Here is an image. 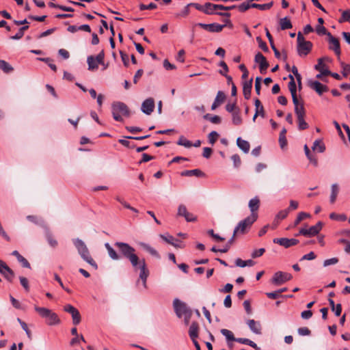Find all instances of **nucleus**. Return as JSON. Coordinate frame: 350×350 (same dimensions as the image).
<instances>
[{"label":"nucleus","mask_w":350,"mask_h":350,"mask_svg":"<svg viewBox=\"0 0 350 350\" xmlns=\"http://www.w3.org/2000/svg\"><path fill=\"white\" fill-rule=\"evenodd\" d=\"M114 245L119 250L120 255L115 251L109 243L105 244L109 257L113 260L120 259L121 256L128 259L135 271L137 269H139V279L142 282L144 288H147L146 282L149 275V271L145 260L144 258L140 259L135 254V248L126 243L118 241L114 243Z\"/></svg>","instance_id":"1"},{"label":"nucleus","mask_w":350,"mask_h":350,"mask_svg":"<svg viewBox=\"0 0 350 350\" xmlns=\"http://www.w3.org/2000/svg\"><path fill=\"white\" fill-rule=\"evenodd\" d=\"M72 243L76 247L81 258L94 268H97V264L90 254L89 250L83 241L77 238L72 239Z\"/></svg>","instance_id":"2"},{"label":"nucleus","mask_w":350,"mask_h":350,"mask_svg":"<svg viewBox=\"0 0 350 350\" xmlns=\"http://www.w3.org/2000/svg\"><path fill=\"white\" fill-rule=\"evenodd\" d=\"M34 309L41 317L44 318L46 319V323L48 325H53L59 323V319L57 315L51 310H49L44 307H39L37 306L34 307Z\"/></svg>","instance_id":"3"},{"label":"nucleus","mask_w":350,"mask_h":350,"mask_svg":"<svg viewBox=\"0 0 350 350\" xmlns=\"http://www.w3.org/2000/svg\"><path fill=\"white\" fill-rule=\"evenodd\" d=\"M112 115L115 120L121 122L123 120L122 116L129 117L130 116V111L124 103L116 102L112 105Z\"/></svg>","instance_id":"4"},{"label":"nucleus","mask_w":350,"mask_h":350,"mask_svg":"<svg viewBox=\"0 0 350 350\" xmlns=\"http://www.w3.org/2000/svg\"><path fill=\"white\" fill-rule=\"evenodd\" d=\"M257 218L258 214H253L240 221L234 230V235L237 233H245L256 221Z\"/></svg>","instance_id":"5"},{"label":"nucleus","mask_w":350,"mask_h":350,"mask_svg":"<svg viewBox=\"0 0 350 350\" xmlns=\"http://www.w3.org/2000/svg\"><path fill=\"white\" fill-rule=\"evenodd\" d=\"M312 46L310 41L305 40L301 32L297 33V52L299 56L306 55Z\"/></svg>","instance_id":"6"},{"label":"nucleus","mask_w":350,"mask_h":350,"mask_svg":"<svg viewBox=\"0 0 350 350\" xmlns=\"http://www.w3.org/2000/svg\"><path fill=\"white\" fill-rule=\"evenodd\" d=\"M323 223L319 221L316 225L310 226L309 228H302L299 230L297 235H303L306 237H312L317 235L321 230Z\"/></svg>","instance_id":"7"},{"label":"nucleus","mask_w":350,"mask_h":350,"mask_svg":"<svg viewBox=\"0 0 350 350\" xmlns=\"http://www.w3.org/2000/svg\"><path fill=\"white\" fill-rule=\"evenodd\" d=\"M173 306L176 314L178 318H181L185 314L192 312L185 302L181 301L178 299H175L174 300Z\"/></svg>","instance_id":"8"},{"label":"nucleus","mask_w":350,"mask_h":350,"mask_svg":"<svg viewBox=\"0 0 350 350\" xmlns=\"http://www.w3.org/2000/svg\"><path fill=\"white\" fill-rule=\"evenodd\" d=\"M291 278L292 275L291 273L282 271H277L274 273L271 281L272 283L276 285H280L291 280Z\"/></svg>","instance_id":"9"},{"label":"nucleus","mask_w":350,"mask_h":350,"mask_svg":"<svg viewBox=\"0 0 350 350\" xmlns=\"http://www.w3.org/2000/svg\"><path fill=\"white\" fill-rule=\"evenodd\" d=\"M64 311L71 314L72 318V323L75 325H78L81 321V315L77 308L70 304L64 306Z\"/></svg>","instance_id":"10"},{"label":"nucleus","mask_w":350,"mask_h":350,"mask_svg":"<svg viewBox=\"0 0 350 350\" xmlns=\"http://www.w3.org/2000/svg\"><path fill=\"white\" fill-rule=\"evenodd\" d=\"M177 215L185 217V220L188 222L195 221L196 220V217L193 214L188 212L184 204L179 205Z\"/></svg>","instance_id":"11"},{"label":"nucleus","mask_w":350,"mask_h":350,"mask_svg":"<svg viewBox=\"0 0 350 350\" xmlns=\"http://www.w3.org/2000/svg\"><path fill=\"white\" fill-rule=\"evenodd\" d=\"M274 243L279 244L285 248H288L291 246L295 245L299 243V240L296 239H288V238H275L273 240Z\"/></svg>","instance_id":"12"},{"label":"nucleus","mask_w":350,"mask_h":350,"mask_svg":"<svg viewBox=\"0 0 350 350\" xmlns=\"http://www.w3.org/2000/svg\"><path fill=\"white\" fill-rule=\"evenodd\" d=\"M154 109V100L152 98L146 99L142 104L141 110L146 114L150 115Z\"/></svg>","instance_id":"13"},{"label":"nucleus","mask_w":350,"mask_h":350,"mask_svg":"<svg viewBox=\"0 0 350 350\" xmlns=\"http://www.w3.org/2000/svg\"><path fill=\"white\" fill-rule=\"evenodd\" d=\"M0 273L10 282H12L14 273L13 271L1 260H0Z\"/></svg>","instance_id":"14"},{"label":"nucleus","mask_w":350,"mask_h":350,"mask_svg":"<svg viewBox=\"0 0 350 350\" xmlns=\"http://www.w3.org/2000/svg\"><path fill=\"white\" fill-rule=\"evenodd\" d=\"M256 63L259 64V69L261 73H265L269 67V63L266 58L260 53H258L255 55L254 59Z\"/></svg>","instance_id":"15"},{"label":"nucleus","mask_w":350,"mask_h":350,"mask_svg":"<svg viewBox=\"0 0 350 350\" xmlns=\"http://www.w3.org/2000/svg\"><path fill=\"white\" fill-rule=\"evenodd\" d=\"M308 85L311 89L315 90L319 95H321L323 92L328 90L326 85L321 83L318 81H309Z\"/></svg>","instance_id":"16"},{"label":"nucleus","mask_w":350,"mask_h":350,"mask_svg":"<svg viewBox=\"0 0 350 350\" xmlns=\"http://www.w3.org/2000/svg\"><path fill=\"white\" fill-rule=\"evenodd\" d=\"M329 43L330 44L329 49L333 50L336 54H340V43L338 40L334 37L331 33H327Z\"/></svg>","instance_id":"17"},{"label":"nucleus","mask_w":350,"mask_h":350,"mask_svg":"<svg viewBox=\"0 0 350 350\" xmlns=\"http://www.w3.org/2000/svg\"><path fill=\"white\" fill-rule=\"evenodd\" d=\"M161 238L167 243L171 244L175 247L181 248L183 247L182 243L178 239H175L173 236L170 234H161Z\"/></svg>","instance_id":"18"},{"label":"nucleus","mask_w":350,"mask_h":350,"mask_svg":"<svg viewBox=\"0 0 350 350\" xmlns=\"http://www.w3.org/2000/svg\"><path fill=\"white\" fill-rule=\"evenodd\" d=\"M247 324L253 333L256 334H261V325L259 322L250 319L247 321Z\"/></svg>","instance_id":"19"},{"label":"nucleus","mask_w":350,"mask_h":350,"mask_svg":"<svg viewBox=\"0 0 350 350\" xmlns=\"http://www.w3.org/2000/svg\"><path fill=\"white\" fill-rule=\"evenodd\" d=\"M139 245L142 248L144 249V250H146V252H148L150 254H151L152 256L159 259L161 258L159 252L154 249L152 247H151L149 244H147L146 243H144V242H140L139 243Z\"/></svg>","instance_id":"20"},{"label":"nucleus","mask_w":350,"mask_h":350,"mask_svg":"<svg viewBox=\"0 0 350 350\" xmlns=\"http://www.w3.org/2000/svg\"><path fill=\"white\" fill-rule=\"evenodd\" d=\"M259 205H260V200L258 197H254V198H252L250 200L248 206H249L250 210L251 211L250 215L258 214L256 211L259 208Z\"/></svg>","instance_id":"21"},{"label":"nucleus","mask_w":350,"mask_h":350,"mask_svg":"<svg viewBox=\"0 0 350 350\" xmlns=\"http://www.w3.org/2000/svg\"><path fill=\"white\" fill-rule=\"evenodd\" d=\"M199 326L197 322H193L189 329V336L191 340L197 339L198 337Z\"/></svg>","instance_id":"22"},{"label":"nucleus","mask_w":350,"mask_h":350,"mask_svg":"<svg viewBox=\"0 0 350 350\" xmlns=\"http://www.w3.org/2000/svg\"><path fill=\"white\" fill-rule=\"evenodd\" d=\"M237 144L238 147L243 150L244 153H248L250 148V143L243 139L241 137H238L237 139Z\"/></svg>","instance_id":"23"},{"label":"nucleus","mask_w":350,"mask_h":350,"mask_svg":"<svg viewBox=\"0 0 350 350\" xmlns=\"http://www.w3.org/2000/svg\"><path fill=\"white\" fill-rule=\"evenodd\" d=\"M314 68L325 76L331 74V72L327 70L326 65L323 62L322 58L318 60V64L314 66Z\"/></svg>","instance_id":"24"},{"label":"nucleus","mask_w":350,"mask_h":350,"mask_svg":"<svg viewBox=\"0 0 350 350\" xmlns=\"http://www.w3.org/2000/svg\"><path fill=\"white\" fill-rule=\"evenodd\" d=\"M252 87V79L247 81L243 82V93L245 98L249 99L250 97L251 90Z\"/></svg>","instance_id":"25"},{"label":"nucleus","mask_w":350,"mask_h":350,"mask_svg":"<svg viewBox=\"0 0 350 350\" xmlns=\"http://www.w3.org/2000/svg\"><path fill=\"white\" fill-rule=\"evenodd\" d=\"M219 5L211 3H206L204 5L203 12L206 14H213L216 10H219Z\"/></svg>","instance_id":"26"},{"label":"nucleus","mask_w":350,"mask_h":350,"mask_svg":"<svg viewBox=\"0 0 350 350\" xmlns=\"http://www.w3.org/2000/svg\"><path fill=\"white\" fill-rule=\"evenodd\" d=\"M225 99V94L221 91H219L215 98V100L211 106V109L215 110L218 106H219Z\"/></svg>","instance_id":"27"},{"label":"nucleus","mask_w":350,"mask_h":350,"mask_svg":"<svg viewBox=\"0 0 350 350\" xmlns=\"http://www.w3.org/2000/svg\"><path fill=\"white\" fill-rule=\"evenodd\" d=\"M338 192H339L338 185L336 183L332 184L331 186V195H330V202L331 203L333 204L335 202V201L337 198Z\"/></svg>","instance_id":"28"},{"label":"nucleus","mask_w":350,"mask_h":350,"mask_svg":"<svg viewBox=\"0 0 350 350\" xmlns=\"http://www.w3.org/2000/svg\"><path fill=\"white\" fill-rule=\"evenodd\" d=\"M12 254L16 257L18 262H20L24 267L30 268V264L29 262L23 256H21L18 251H13Z\"/></svg>","instance_id":"29"},{"label":"nucleus","mask_w":350,"mask_h":350,"mask_svg":"<svg viewBox=\"0 0 350 350\" xmlns=\"http://www.w3.org/2000/svg\"><path fill=\"white\" fill-rule=\"evenodd\" d=\"M312 148L314 151L323 152L325 150V146L321 140L317 139L314 142Z\"/></svg>","instance_id":"30"},{"label":"nucleus","mask_w":350,"mask_h":350,"mask_svg":"<svg viewBox=\"0 0 350 350\" xmlns=\"http://www.w3.org/2000/svg\"><path fill=\"white\" fill-rule=\"evenodd\" d=\"M280 27L282 30H286L292 28V24L290 19L288 17H284L280 18Z\"/></svg>","instance_id":"31"},{"label":"nucleus","mask_w":350,"mask_h":350,"mask_svg":"<svg viewBox=\"0 0 350 350\" xmlns=\"http://www.w3.org/2000/svg\"><path fill=\"white\" fill-rule=\"evenodd\" d=\"M232 118L233 124L239 126L242 124L243 120L241 116L239 109H237V111L232 113Z\"/></svg>","instance_id":"32"},{"label":"nucleus","mask_w":350,"mask_h":350,"mask_svg":"<svg viewBox=\"0 0 350 350\" xmlns=\"http://www.w3.org/2000/svg\"><path fill=\"white\" fill-rule=\"evenodd\" d=\"M0 69L6 74L10 73L14 70V68L8 62L3 59L0 60Z\"/></svg>","instance_id":"33"},{"label":"nucleus","mask_w":350,"mask_h":350,"mask_svg":"<svg viewBox=\"0 0 350 350\" xmlns=\"http://www.w3.org/2000/svg\"><path fill=\"white\" fill-rule=\"evenodd\" d=\"M255 262L252 260H243L241 258H237L235 260V265L239 267H252L254 265Z\"/></svg>","instance_id":"34"},{"label":"nucleus","mask_w":350,"mask_h":350,"mask_svg":"<svg viewBox=\"0 0 350 350\" xmlns=\"http://www.w3.org/2000/svg\"><path fill=\"white\" fill-rule=\"evenodd\" d=\"M304 151H305L306 156L308 158V159L310 161V162L311 163H312L314 166H317V165H318L317 159L310 153V151L307 145L304 146Z\"/></svg>","instance_id":"35"},{"label":"nucleus","mask_w":350,"mask_h":350,"mask_svg":"<svg viewBox=\"0 0 350 350\" xmlns=\"http://www.w3.org/2000/svg\"><path fill=\"white\" fill-rule=\"evenodd\" d=\"M236 341L239 343H241V344L250 345V347H253L254 349H255L256 350L260 349V348L257 346V345L254 342L250 340V339L239 338L236 339Z\"/></svg>","instance_id":"36"},{"label":"nucleus","mask_w":350,"mask_h":350,"mask_svg":"<svg viewBox=\"0 0 350 350\" xmlns=\"http://www.w3.org/2000/svg\"><path fill=\"white\" fill-rule=\"evenodd\" d=\"M289 213V209H284L280 211L277 215L275 216V221H277V224L280 223V220L284 219Z\"/></svg>","instance_id":"37"},{"label":"nucleus","mask_w":350,"mask_h":350,"mask_svg":"<svg viewBox=\"0 0 350 350\" xmlns=\"http://www.w3.org/2000/svg\"><path fill=\"white\" fill-rule=\"evenodd\" d=\"M87 62L88 64V70H94L98 68V63L94 59V57L89 56L87 59Z\"/></svg>","instance_id":"38"},{"label":"nucleus","mask_w":350,"mask_h":350,"mask_svg":"<svg viewBox=\"0 0 350 350\" xmlns=\"http://www.w3.org/2000/svg\"><path fill=\"white\" fill-rule=\"evenodd\" d=\"M288 77L290 79V81L288 82V85L289 91H290L291 95L296 94L297 86H296V83H295L294 77L292 75H289Z\"/></svg>","instance_id":"39"},{"label":"nucleus","mask_w":350,"mask_h":350,"mask_svg":"<svg viewBox=\"0 0 350 350\" xmlns=\"http://www.w3.org/2000/svg\"><path fill=\"white\" fill-rule=\"evenodd\" d=\"M273 5V2H270L265 4H258L256 3H251V7L253 8H257L260 10H266L270 9Z\"/></svg>","instance_id":"40"},{"label":"nucleus","mask_w":350,"mask_h":350,"mask_svg":"<svg viewBox=\"0 0 350 350\" xmlns=\"http://www.w3.org/2000/svg\"><path fill=\"white\" fill-rule=\"evenodd\" d=\"M266 36L267 37V38H268V40H269V41L270 42L271 49L274 51V54H275V57H280V52L278 51V50L275 46V45L273 44V38H272L271 33H269V31H268V29H266Z\"/></svg>","instance_id":"41"},{"label":"nucleus","mask_w":350,"mask_h":350,"mask_svg":"<svg viewBox=\"0 0 350 350\" xmlns=\"http://www.w3.org/2000/svg\"><path fill=\"white\" fill-rule=\"evenodd\" d=\"M310 215L309 213H305V212H300L295 220L293 226H297L302 220L310 218Z\"/></svg>","instance_id":"42"},{"label":"nucleus","mask_w":350,"mask_h":350,"mask_svg":"<svg viewBox=\"0 0 350 350\" xmlns=\"http://www.w3.org/2000/svg\"><path fill=\"white\" fill-rule=\"evenodd\" d=\"M329 218L332 220H336L338 221H346L347 217L345 214H337L336 213H331L329 214Z\"/></svg>","instance_id":"43"},{"label":"nucleus","mask_w":350,"mask_h":350,"mask_svg":"<svg viewBox=\"0 0 350 350\" xmlns=\"http://www.w3.org/2000/svg\"><path fill=\"white\" fill-rule=\"evenodd\" d=\"M177 144L188 148L192 146V143L183 135L179 137Z\"/></svg>","instance_id":"44"},{"label":"nucleus","mask_w":350,"mask_h":350,"mask_svg":"<svg viewBox=\"0 0 350 350\" xmlns=\"http://www.w3.org/2000/svg\"><path fill=\"white\" fill-rule=\"evenodd\" d=\"M221 333L226 337L227 341H236L237 338L234 337V335L231 331L226 329H221Z\"/></svg>","instance_id":"45"},{"label":"nucleus","mask_w":350,"mask_h":350,"mask_svg":"<svg viewBox=\"0 0 350 350\" xmlns=\"http://www.w3.org/2000/svg\"><path fill=\"white\" fill-rule=\"evenodd\" d=\"M225 27L224 25H220L218 23H212L210 24V32H220L222 31L224 27Z\"/></svg>","instance_id":"46"},{"label":"nucleus","mask_w":350,"mask_h":350,"mask_svg":"<svg viewBox=\"0 0 350 350\" xmlns=\"http://www.w3.org/2000/svg\"><path fill=\"white\" fill-rule=\"evenodd\" d=\"M295 113L297 118L305 117L306 111L303 103H301L300 106L295 107Z\"/></svg>","instance_id":"47"},{"label":"nucleus","mask_w":350,"mask_h":350,"mask_svg":"<svg viewBox=\"0 0 350 350\" xmlns=\"http://www.w3.org/2000/svg\"><path fill=\"white\" fill-rule=\"evenodd\" d=\"M286 133V131L285 129H282V131H281V133L280 134L279 143H280V146L282 148H284L286 146V137H285Z\"/></svg>","instance_id":"48"},{"label":"nucleus","mask_w":350,"mask_h":350,"mask_svg":"<svg viewBox=\"0 0 350 350\" xmlns=\"http://www.w3.org/2000/svg\"><path fill=\"white\" fill-rule=\"evenodd\" d=\"M183 175L201 176L203 175V172L198 169H196L185 171V172L183 173Z\"/></svg>","instance_id":"49"},{"label":"nucleus","mask_w":350,"mask_h":350,"mask_svg":"<svg viewBox=\"0 0 350 350\" xmlns=\"http://www.w3.org/2000/svg\"><path fill=\"white\" fill-rule=\"evenodd\" d=\"M297 118V122H298L299 130H305V129H308V124L305 121L304 117H299V118Z\"/></svg>","instance_id":"50"},{"label":"nucleus","mask_w":350,"mask_h":350,"mask_svg":"<svg viewBox=\"0 0 350 350\" xmlns=\"http://www.w3.org/2000/svg\"><path fill=\"white\" fill-rule=\"evenodd\" d=\"M17 321L18 322L20 323L21 327L23 328V329L25 332L26 334L27 335L28 338H31V333L30 332V330L29 329L28 327H27V325L26 324V323H25L24 321H23L21 319L18 318L17 319Z\"/></svg>","instance_id":"51"},{"label":"nucleus","mask_w":350,"mask_h":350,"mask_svg":"<svg viewBox=\"0 0 350 350\" xmlns=\"http://www.w3.org/2000/svg\"><path fill=\"white\" fill-rule=\"evenodd\" d=\"M292 72L293 73V75H295L297 81V83H298V85L299 87V88H301V75L298 72V70L297 68V67L295 66H293L292 67Z\"/></svg>","instance_id":"52"},{"label":"nucleus","mask_w":350,"mask_h":350,"mask_svg":"<svg viewBox=\"0 0 350 350\" xmlns=\"http://www.w3.org/2000/svg\"><path fill=\"white\" fill-rule=\"evenodd\" d=\"M219 136V134L216 131L211 132L208 135V142L211 144L213 145Z\"/></svg>","instance_id":"53"},{"label":"nucleus","mask_w":350,"mask_h":350,"mask_svg":"<svg viewBox=\"0 0 350 350\" xmlns=\"http://www.w3.org/2000/svg\"><path fill=\"white\" fill-rule=\"evenodd\" d=\"M85 342V340L83 335H78L77 336H75L72 340H70V345L73 346L76 344L80 343V342Z\"/></svg>","instance_id":"54"},{"label":"nucleus","mask_w":350,"mask_h":350,"mask_svg":"<svg viewBox=\"0 0 350 350\" xmlns=\"http://www.w3.org/2000/svg\"><path fill=\"white\" fill-rule=\"evenodd\" d=\"M251 7V3L250 2H243V3L240 4L239 6H237V8L241 12H245Z\"/></svg>","instance_id":"55"},{"label":"nucleus","mask_w":350,"mask_h":350,"mask_svg":"<svg viewBox=\"0 0 350 350\" xmlns=\"http://www.w3.org/2000/svg\"><path fill=\"white\" fill-rule=\"evenodd\" d=\"M21 284L23 286V287L25 288L26 291H29V282L28 280L25 277H20L19 278Z\"/></svg>","instance_id":"56"},{"label":"nucleus","mask_w":350,"mask_h":350,"mask_svg":"<svg viewBox=\"0 0 350 350\" xmlns=\"http://www.w3.org/2000/svg\"><path fill=\"white\" fill-rule=\"evenodd\" d=\"M157 8V5L154 3H150L148 5H144L143 3H141L139 5V9L140 10H154Z\"/></svg>","instance_id":"57"},{"label":"nucleus","mask_w":350,"mask_h":350,"mask_svg":"<svg viewBox=\"0 0 350 350\" xmlns=\"http://www.w3.org/2000/svg\"><path fill=\"white\" fill-rule=\"evenodd\" d=\"M10 299L12 306L16 309H23L21 304L13 296L10 295Z\"/></svg>","instance_id":"58"},{"label":"nucleus","mask_w":350,"mask_h":350,"mask_svg":"<svg viewBox=\"0 0 350 350\" xmlns=\"http://www.w3.org/2000/svg\"><path fill=\"white\" fill-rule=\"evenodd\" d=\"M265 252V250L264 248H260L258 250H255L252 253L251 256L253 258H258L261 256Z\"/></svg>","instance_id":"59"},{"label":"nucleus","mask_w":350,"mask_h":350,"mask_svg":"<svg viewBox=\"0 0 350 350\" xmlns=\"http://www.w3.org/2000/svg\"><path fill=\"white\" fill-rule=\"evenodd\" d=\"M338 262V259L337 258H336V257H334V258H332L327 259V260H324L323 266L324 267H327V266H329V265H335Z\"/></svg>","instance_id":"60"},{"label":"nucleus","mask_w":350,"mask_h":350,"mask_svg":"<svg viewBox=\"0 0 350 350\" xmlns=\"http://www.w3.org/2000/svg\"><path fill=\"white\" fill-rule=\"evenodd\" d=\"M119 143L123 145L125 147L129 148H133L135 145L134 144H131L129 141H128L126 139H120L118 140Z\"/></svg>","instance_id":"61"},{"label":"nucleus","mask_w":350,"mask_h":350,"mask_svg":"<svg viewBox=\"0 0 350 350\" xmlns=\"http://www.w3.org/2000/svg\"><path fill=\"white\" fill-rule=\"evenodd\" d=\"M316 31L319 35H327L330 33L327 31V29L323 25H317L316 27Z\"/></svg>","instance_id":"62"},{"label":"nucleus","mask_w":350,"mask_h":350,"mask_svg":"<svg viewBox=\"0 0 350 350\" xmlns=\"http://www.w3.org/2000/svg\"><path fill=\"white\" fill-rule=\"evenodd\" d=\"M231 159L232 160L234 166L235 167H238L241 165V159L238 154H233L231 157Z\"/></svg>","instance_id":"63"},{"label":"nucleus","mask_w":350,"mask_h":350,"mask_svg":"<svg viewBox=\"0 0 350 350\" xmlns=\"http://www.w3.org/2000/svg\"><path fill=\"white\" fill-rule=\"evenodd\" d=\"M350 21V10H345L342 14V18L340 19V22L349 21Z\"/></svg>","instance_id":"64"}]
</instances>
